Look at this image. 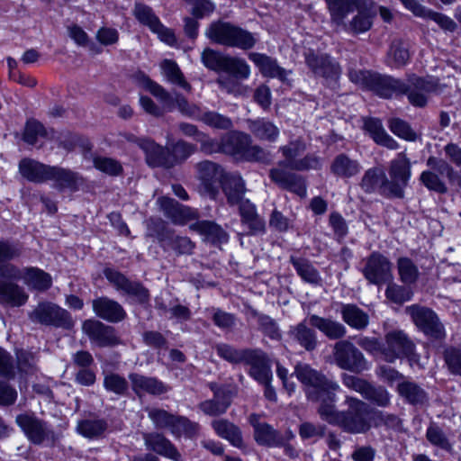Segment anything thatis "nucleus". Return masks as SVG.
<instances>
[{
	"mask_svg": "<svg viewBox=\"0 0 461 461\" xmlns=\"http://www.w3.org/2000/svg\"><path fill=\"white\" fill-rule=\"evenodd\" d=\"M248 127L253 136L259 140L275 142L280 134L278 127L268 118L265 117L249 120Z\"/></svg>",
	"mask_w": 461,
	"mask_h": 461,
	"instance_id": "ea45409f",
	"label": "nucleus"
},
{
	"mask_svg": "<svg viewBox=\"0 0 461 461\" xmlns=\"http://www.w3.org/2000/svg\"><path fill=\"white\" fill-rule=\"evenodd\" d=\"M211 426L215 434L227 440L230 446L244 450L247 447L243 439L241 429L227 419H219L212 421Z\"/></svg>",
	"mask_w": 461,
	"mask_h": 461,
	"instance_id": "c756f323",
	"label": "nucleus"
},
{
	"mask_svg": "<svg viewBox=\"0 0 461 461\" xmlns=\"http://www.w3.org/2000/svg\"><path fill=\"white\" fill-rule=\"evenodd\" d=\"M39 137H48V131L44 124L36 119L27 120L23 131V140L27 144L35 145Z\"/></svg>",
	"mask_w": 461,
	"mask_h": 461,
	"instance_id": "e2e57ef3",
	"label": "nucleus"
},
{
	"mask_svg": "<svg viewBox=\"0 0 461 461\" xmlns=\"http://www.w3.org/2000/svg\"><path fill=\"white\" fill-rule=\"evenodd\" d=\"M289 262L303 282L312 285H318L321 282L318 269L309 259L303 257L291 256Z\"/></svg>",
	"mask_w": 461,
	"mask_h": 461,
	"instance_id": "49530a36",
	"label": "nucleus"
},
{
	"mask_svg": "<svg viewBox=\"0 0 461 461\" xmlns=\"http://www.w3.org/2000/svg\"><path fill=\"white\" fill-rule=\"evenodd\" d=\"M167 143L173 168L185 163L197 151V146L195 144L187 142L183 139L172 141L167 140Z\"/></svg>",
	"mask_w": 461,
	"mask_h": 461,
	"instance_id": "79ce46f5",
	"label": "nucleus"
},
{
	"mask_svg": "<svg viewBox=\"0 0 461 461\" xmlns=\"http://www.w3.org/2000/svg\"><path fill=\"white\" fill-rule=\"evenodd\" d=\"M138 147L144 152L145 160L151 168L171 169V160L167 143L166 146L156 142L149 137L138 138L136 140Z\"/></svg>",
	"mask_w": 461,
	"mask_h": 461,
	"instance_id": "aec40b11",
	"label": "nucleus"
},
{
	"mask_svg": "<svg viewBox=\"0 0 461 461\" xmlns=\"http://www.w3.org/2000/svg\"><path fill=\"white\" fill-rule=\"evenodd\" d=\"M413 294L412 289L407 285H397L392 281L388 283L384 292L386 299L397 305H402L404 303L411 301Z\"/></svg>",
	"mask_w": 461,
	"mask_h": 461,
	"instance_id": "6e6d98bb",
	"label": "nucleus"
},
{
	"mask_svg": "<svg viewBox=\"0 0 461 461\" xmlns=\"http://www.w3.org/2000/svg\"><path fill=\"white\" fill-rule=\"evenodd\" d=\"M349 80L363 91L370 92L384 100L399 99L406 96L409 103L417 108L428 104V95L439 90V79L433 76H419L415 73L408 77L407 82L389 74L372 69L352 70Z\"/></svg>",
	"mask_w": 461,
	"mask_h": 461,
	"instance_id": "f03ea898",
	"label": "nucleus"
},
{
	"mask_svg": "<svg viewBox=\"0 0 461 461\" xmlns=\"http://www.w3.org/2000/svg\"><path fill=\"white\" fill-rule=\"evenodd\" d=\"M391 59V66L396 68L405 67L411 59L408 44L402 40H394L392 41L387 53Z\"/></svg>",
	"mask_w": 461,
	"mask_h": 461,
	"instance_id": "5fc2aeb1",
	"label": "nucleus"
},
{
	"mask_svg": "<svg viewBox=\"0 0 461 461\" xmlns=\"http://www.w3.org/2000/svg\"><path fill=\"white\" fill-rule=\"evenodd\" d=\"M246 314L248 318L257 319L258 330L268 339L279 341L282 339V332L277 322L269 315L259 312L251 305L246 306Z\"/></svg>",
	"mask_w": 461,
	"mask_h": 461,
	"instance_id": "58836bf2",
	"label": "nucleus"
},
{
	"mask_svg": "<svg viewBox=\"0 0 461 461\" xmlns=\"http://www.w3.org/2000/svg\"><path fill=\"white\" fill-rule=\"evenodd\" d=\"M310 323L312 327L321 330L330 339H342L347 332L343 324L316 314L310 316Z\"/></svg>",
	"mask_w": 461,
	"mask_h": 461,
	"instance_id": "c03bdc74",
	"label": "nucleus"
},
{
	"mask_svg": "<svg viewBox=\"0 0 461 461\" xmlns=\"http://www.w3.org/2000/svg\"><path fill=\"white\" fill-rule=\"evenodd\" d=\"M294 339L307 351H312L317 347V336L314 330L307 327L304 321L298 323L291 330Z\"/></svg>",
	"mask_w": 461,
	"mask_h": 461,
	"instance_id": "864d4df0",
	"label": "nucleus"
},
{
	"mask_svg": "<svg viewBox=\"0 0 461 461\" xmlns=\"http://www.w3.org/2000/svg\"><path fill=\"white\" fill-rule=\"evenodd\" d=\"M362 396L371 403L380 407H386L390 403L388 391L383 386H375L371 383H369Z\"/></svg>",
	"mask_w": 461,
	"mask_h": 461,
	"instance_id": "774afa93",
	"label": "nucleus"
},
{
	"mask_svg": "<svg viewBox=\"0 0 461 461\" xmlns=\"http://www.w3.org/2000/svg\"><path fill=\"white\" fill-rule=\"evenodd\" d=\"M157 203L164 216L174 225L185 226L194 221V222L189 224L190 230L204 236L212 244L228 241V233L220 224L214 221L199 220L200 213L196 208L183 204L167 195L159 196Z\"/></svg>",
	"mask_w": 461,
	"mask_h": 461,
	"instance_id": "7ed1b4c3",
	"label": "nucleus"
},
{
	"mask_svg": "<svg viewBox=\"0 0 461 461\" xmlns=\"http://www.w3.org/2000/svg\"><path fill=\"white\" fill-rule=\"evenodd\" d=\"M361 169L359 162L352 159L346 153L338 154L330 164V172L337 177L351 178L357 176Z\"/></svg>",
	"mask_w": 461,
	"mask_h": 461,
	"instance_id": "a19ab883",
	"label": "nucleus"
},
{
	"mask_svg": "<svg viewBox=\"0 0 461 461\" xmlns=\"http://www.w3.org/2000/svg\"><path fill=\"white\" fill-rule=\"evenodd\" d=\"M365 194L378 193L389 199L388 177L385 171L378 167H373L365 171L359 184Z\"/></svg>",
	"mask_w": 461,
	"mask_h": 461,
	"instance_id": "a878e982",
	"label": "nucleus"
},
{
	"mask_svg": "<svg viewBox=\"0 0 461 461\" xmlns=\"http://www.w3.org/2000/svg\"><path fill=\"white\" fill-rule=\"evenodd\" d=\"M426 438L433 446L439 447L447 452L453 450V445L443 429L435 422H430L426 429Z\"/></svg>",
	"mask_w": 461,
	"mask_h": 461,
	"instance_id": "680f3d73",
	"label": "nucleus"
},
{
	"mask_svg": "<svg viewBox=\"0 0 461 461\" xmlns=\"http://www.w3.org/2000/svg\"><path fill=\"white\" fill-rule=\"evenodd\" d=\"M268 176L281 189L295 194L301 198L306 196L307 184L303 176L281 168H271Z\"/></svg>",
	"mask_w": 461,
	"mask_h": 461,
	"instance_id": "5701e85b",
	"label": "nucleus"
},
{
	"mask_svg": "<svg viewBox=\"0 0 461 461\" xmlns=\"http://www.w3.org/2000/svg\"><path fill=\"white\" fill-rule=\"evenodd\" d=\"M82 331L90 343L99 348H115L122 344V339L116 328L95 318L83 321Z\"/></svg>",
	"mask_w": 461,
	"mask_h": 461,
	"instance_id": "ddd939ff",
	"label": "nucleus"
},
{
	"mask_svg": "<svg viewBox=\"0 0 461 461\" xmlns=\"http://www.w3.org/2000/svg\"><path fill=\"white\" fill-rule=\"evenodd\" d=\"M201 183L212 198H216L220 188L225 194L227 203L234 206L245 194V183L240 176L228 173L218 163L203 161L199 164Z\"/></svg>",
	"mask_w": 461,
	"mask_h": 461,
	"instance_id": "20e7f679",
	"label": "nucleus"
},
{
	"mask_svg": "<svg viewBox=\"0 0 461 461\" xmlns=\"http://www.w3.org/2000/svg\"><path fill=\"white\" fill-rule=\"evenodd\" d=\"M334 358L337 366L355 374L367 369V361L361 350L348 340H339L334 347Z\"/></svg>",
	"mask_w": 461,
	"mask_h": 461,
	"instance_id": "a211bd4d",
	"label": "nucleus"
},
{
	"mask_svg": "<svg viewBox=\"0 0 461 461\" xmlns=\"http://www.w3.org/2000/svg\"><path fill=\"white\" fill-rule=\"evenodd\" d=\"M352 1L324 0L332 24L337 27H347L345 20L348 14L353 13Z\"/></svg>",
	"mask_w": 461,
	"mask_h": 461,
	"instance_id": "37998d69",
	"label": "nucleus"
},
{
	"mask_svg": "<svg viewBox=\"0 0 461 461\" xmlns=\"http://www.w3.org/2000/svg\"><path fill=\"white\" fill-rule=\"evenodd\" d=\"M161 68L169 82L176 84L184 89L190 88L189 83L185 80L183 72L175 60L164 59L161 63Z\"/></svg>",
	"mask_w": 461,
	"mask_h": 461,
	"instance_id": "0e129e2a",
	"label": "nucleus"
},
{
	"mask_svg": "<svg viewBox=\"0 0 461 461\" xmlns=\"http://www.w3.org/2000/svg\"><path fill=\"white\" fill-rule=\"evenodd\" d=\"M15 423L32 445L41 446L45 441H50L53 446L57 441V435L51 425L32 411L17 414Z\"/></svg>",
	"mask_w": 461,
	"mask_h": 461,
	"instance_id": "9d476101",
	"label": "nucleus"
},
{
	"mask_svg": "<svg viewBox=\"0 0 461 461\" xmlns=\"http://www.w3.org/2000/svg\"><path fill=\"white\" fill-rule=\"evenodd\" d=\"M252 143L251 136L242 131L230 130L221 136L223 154L242 159L247 148Z\"/></svg>",
	"mask_w": 461,
	"mask_h": 461,
	"instance_id": "cd10ccee",
	"label": "nucleus"
},
{
	"mask_svg": "<svg viewBox=\"0 0 461 461\" xmlns=\"http://www.w3.org/2000/svg\"><path fill=\"white\" fill-rule=\"evenodd\" d=\"M411 321L417 330L431 341H442L447 333L438 313L431 308L418 303L406 308Z\"/></svg>",
	"mask_w": 461,
	"mask_h": 461,
	"instance_id": "1a4fd4ad",
	"label": "nucleus"
},
{
	"mask_svg": "<svg viewBox=\"0 0 461 461\" xmlns=\"http://www.w3.org/2000/svg\"><path fill=\"white\" fill-rule=\"evenodd\" d=\"M130 78L137 86L143 88L158 98L167 111H172L175 107H177L183 115L190 118L194 117L200 112V107L194 104H190L185 95L176 94V97H173L161 85L151 79L141 69H137L131 74Z\"/></svg>",
	"mask_w": 461,
	"mask_h": 461,
	"instance_id": "0eeeda50",
	"label": "nucleus"
},
{
	"mask_svg": "<svg viewBox=\"0 0 461 461\" xmlns=\"http://www.w3.org/2000/svg\"><path fill=\"white\" fill-rule=\"evenodd\" d=\"M149 418L158 429H168L172 435L185 438H194L198 431L197 423L186 416L176 415L164 409H152L149 411Z\"/></svg>",
	"mask_w": 461,
	"mask_h": 461,
	"instance_id": "9b49d317",
	"label": "nucleus"
},
{
	"mask_svg": "<svg viewBox=\"0 0 461 461\" xmlns=\"http://www.w3.org/2000/svg\"><path fill=\"white\" fill-rule=\"evenodd\" d=\"M397 391L411 405H423L428 401L427 392L418 384L403 381L398 384Z\"/></svg>",
	"mask_w": 461,
	"mask_h": 461,
	"instance_id": "8fccbe9b",
	"label": "nucleus"
},
{
	"mask_svg": "<svg viewBox=\"0 0 461 461\" xmlns=\"http://www.w3.org/2000/svg\"><path fill=\"white\" fill-rule=\"evenodd\" d=\"M305 64L316 77L328 83H337L341 76V67L329 53H318L309 49L304 55Z\"/></svg>",
	"mask_w": 461,
	"mask_h": 461,
	"instance_id": "dca6fc26",
	"label": "nucleus"
},
{
	"mask_svg": "<svg viewBox=\"0 0 461 461\" xmlns=\"http://www.w3.org/2000/svg\"><path fill=\"white\" fill-rule=\"evenodd\" d=\"M19 173L28 182L42 184L48 182L50 165L31 158H23L18 164Z\"/></svg>",
	"mask_w": 461,
	"mask_h": 461,
	"instance_id": "2f4dec72",
	"label": "nucleus"
},
{
	"mask_svg": "<svg viewBox=\"0 0 461 461\" xmlns=\"http://www.w3.org/2000/svg\"><path fill=\"white\" fill-rule=\"evenodd\" d=\"M132 14L141 25L148 27L150 31L160 22L152 7L144 3L136 2Z\"/></svg>",
	"mask_w": 461,
	"mask_h": 461,
	"instance_id": "4d7b16f0",
	"label": "nucleus"
},
{
	"mask_svg": "<svg viewBox=\"0 0 461 461\" xmlns=\"http://www.w3.org/2000/svg\"><path fill=\"white\" fill-rule=\"evenodd\" d=\"M342 320L352 329L362 330L369 324V315L354 303L342 304Z\"/></svg>",
	"mask_w": 461,
	"mask_h": 461,
	"instance_id": "a18cd8bd",
	"label": "nucleus"
},
{
	"mask_svg": "<svg viewBox=\"0 0 461 461\" xmlns=\"http://www.w3.org/2000/svg\"><path fill=\"white\" fill-rule=\"evenodd\" d=\"M48 181H54L59 190L68 189L71 192H77L83 182V177L71 169L50 166Z\"/></svg>",
	"mask_w": 461,
	"mask_h": 461,
	"instance_id": "72a5a7b5",
	"label": "nucleus"
},
{
	"mask_svg": "<svg viewBox=\"0 0 461 461\" xmlns=\"http://www.w3.org/2000/svg\"><path fill=\"white\" fill-rule=\"evenodd\" d=\"M385 361L393 363L399 358H407L410 362L419 361L416 346L402 330L389 331L384 336Z\"/></svg>",
	"mask_w": 461,
	"mask_h": 461,
	"instance_id": "4468645a",
	"label": "nucleus"
},
{
	"mask_svg": "<svg viewBox=\"0 0 461 461\" xmlns=\"http://www.w3.org/2000/svg\"><path fill=\"white\" fill-rule=\"evenodd\" d=\"M200 120L204 124L218 130H226L229 131L233 127L232 121L230 117L214 111L204 112L200 117Z\"/></svg>",
	"mask_w": 461,
	"mask_h": 461,
	"instance_id": "338daca9",
	"label": "nucleus"
},
{
	"mask_svg": "<svg viewBox=\"0 0 461 461\" xmlns=\"http://www.w3.org/2000/svg\"><path fill=\"white\" fill-rule=\"evenodd\" d=\"M397 270L400 280L404 285L415 284L419 278V269L411 258L400 257L397 259Z\"/></svg>",
	"mask_w": 461,
	"mask_h": 461,
	"instance_id": "13d9d810",
	"label": "nucleus"
},
{
	"mask_svg": "<svg viewBox=\"0 0 461 461\" xmlns=\"http://www.w3.org/2000/svg\"><path fill=\"white\" fill-rule=\"evenodd\" d=\"M59 146L68 152L79 148L84 156H87L93 150L94 145L90 139L81 133L67 131L62 134Z\"/></svg>",
	"mask_w": 461,
	"mask_h": 461,
	"instance_id": "09e8293b",
	"label": "nucleus"
},
{
	"mask_svg": "<svg viewBox=\"0 0 461 461\" xmlns=\"http://www.w3.org/2000/svg\"><path fill=\"white\" fill-rule=\"evenodd\" d=\"M103 274L106 280L117 290L122 291L133 298L140 305H145L149 303V291L141 282L132 281L119 270L109 267L104 268Z\"/></svg>",
	"mask_w": 461,
	"mask_h": 461,
	"instance_id": "f3484780",
	"label": "nucleus"
},
{
	"mask_svg": "<svg viewBox=\"0 0 461 461\" xmlns=\"http://www.w3.org/2000/svg\"><path fill=\"white\" fill-rule=\"evenodd\" d=\"M145 444L148 449L156 454L178 461L181 457L176 447L162 433L151 432L145 436Z\"/></svg>",
	"mask_w": 461,
	"mask_h": 461,
	"instance_id": "f704fd0d",
	"label": "nucleus"
},
{
	"mask_svg": "<svg viewBox=\"0 0 461 461\" xmlns=\"http://www.w3.org/2000/svg\"><path fill=\"white\" fill-rule=\"evenodd\" d=\"M403 7L411 12L416 17L430 20L436 23L445 32H455L457 29L456 23L443 13L436 12L421 5L418 0H398Z\"/></svg>",
	"mask_w": 461,
	"mask_h": 461,
	"instance_id": "412c9836",
	"label": "nucleus"
},
{
	"mask_svg": "<svg viewBox=\"0 0 461 461\" xmlns=\"http://www.w3.org/2000/svg\"><path fill=\"white\" fill-rule=\"evenodd\" d=\"M240 221L249 229V235H263L267 232L266 221L258 213L257 206L249 199L241 198L238 203Z\"/></svg>",
	"mask_w": 461,
	"mask_h": 461,
	"instance_id": "393cba45",
	"label": "nucleus"
},
{
	"mask_svg": "<svg viewBox=\"0 0 461 461\" xmlns=\"http://www.w3.org/2000/svg\"><path fill=\"white\" fill-rule=\"evenodd\" d=\"M205 36L212 43L242 50L253 49L258 41L256 33L221 19L212 21L208 25Z\"/></svg>",
	"mask_w": 461,
	"mask_h": 461,
	"instance_id": "423d86ee",
	"label": "nucleus"
},
{
	"mask_svg": "<svg viewBox=\"0 0 461 461\" xmlns=\"http://www.w3.org/2000/svg\"><path fill=\"white\" fill-rule=\"evenodd\" d=\"M94 167L110 176H120L123 174L121 162L113 158L96 155L93 158Z\"/></svg>",
	"mask_w": 461,
	"mask_h": 461,
	"instance_id": "052dcab7",
	"label": "nucleus"
},
{
	"mask_svg": "<svg viewBox=\"0 0 461 461\" xmlns=\"http://www.w3.org/2000/svg\"><path fill=\"white\" fill-rule=\"evenodd\" d=\"M363 130L375 144L390 149L398 148L397 141L386 132L380 118L365 117L363 119Z\"/></svg>",
	"mask_w": 461,
	"mask_h": 461,
	"instance_id": "7c9ffc66",
	"label": "nucleus"
},
{
	"mask_svg": "<svg viewBox=\"0 0 461 461\" xmlns=\"http://www.w3.org/2000/svg\"><path fill=\"white\" fill-rule=\"evenodd\" d=\"M22 249L16 243L0 239V278L19 279L20 271L11 261L20 258Z\"/></svg>",
	"mask_w": 461,
	"mask_h": 461,
	"instance_id": "b1692460",
	"label": "nucleus"
},
{
	"mask_svg": "<svg viewBox=\"0 0 461 461\" xmlns=\"http://www.w3.org/2000/svg\"><path fill=\"white\" fill-rule=\"evenodd\" d=\"M294 375L302 384L311 388L306 392L307 399L319 402L317 412L323 421L338 426L350 434L366 433L370 429L366 402L357 398L347 397L348 409L338 411L337 392L340 388L337 382L312 368L309 364H297L294 366Z\"/></svg>",
	"mask_w": 461,
	"mask_h": 461,
	"instance_id": "f257e3e1",
	"label": "nucleus"
},
{
	"mask_svg": "<svg viewBox=\"0 0 461 461\" xmlns=\"http://www.w3.org/2000/svg\"><path fill=\"white\" fill-rule=\"evenodd\" d=\"M388 174L389 199H403L405 189L411 177V166L409 158L393 159L391 161Z\"/></svg>",
	"mask_w": 461,
	"mask_h": 461,
	"instance_id": "6ab92c4d",
	"label": "nucleus"
},
{
	"mask_svg": "<svg viewBox=\"0 0 461 461\" xmlns=\"http://www.w3.org/2000/svg\"><path fill=\"white\" fill-rule=\"evenodd\" d=\"M108 429V423L104 419H82L77 425V432L88 439L102 437Z\"/></svg>",
	"mask_w": 461,
	"mask_h": 461,
	"instance_id": "3c124183",
	"label": "nucleus"
},
{
	"mask_svg": "<svg viewBox=\"0 0 461 461\" xmlns=\"http://www.w3.org/2000/svg\"><path fill=\"white\" fill-rule=\"evenodd\" d=\"M59 146L68 152L79 148L84 156H87L93 150L94 145L90 139L81 133L67 131L62 134Z\"/></svg>",
	"mask_w": 461,
	"mask_h": 461,
	"instance_id": "de8ad7c7",
	"label": "nucleus"
},
{
	"mask_svg": "<svg viewBox=\"0 0 461 461\" xmlns=\"http://www.w3.org/2000/svg\"><path fill=\"white\" fill-rule=\"evenodd\" d=\"M14 280L0 278V303L21 307L27 303L29 295L22 286L13 282Z\"/></svg>",
	"mask_w": 461,
	"mask_h": 461,
	"instance_id": "c9c22d12",
	"label": "nucleus"
},
{
	"mask_svg": "<svg viewBox=\"0 0 461 461\" xmlns=\"http://www.w3.org/2000/svg\"><path fill=\"white\" fill-rule=\"evenodd\" d=\"M387 125L391 132L402 140L414 141L417 139V134L411 124L403 119L392 117L388 120Z\"/></svg>",
	"mask_w": 461,
	"mask_h": 461,
	"instance_id": "69168bd1",
	"label": "nucleus"
},
{
	"mask_svg": "<svg viewBox=\"0 0 461 461\" xmlns=\"http://www.w3.org/2000/svg\"><path fill=\"white\" fill-rule=\"evenodd\" d=\"M361 273L368 284L381 286L393 280V263L380 251H372L365 258Z\"/></svg>",
	"mask_w": 461,
	"mask_h": 461,
	"instance_id": "2eb2a0df",
	"label": "nucleus"
},
{
	"mask_svg": "<svg viewBox=\"0 0 461 461\" xmlns=\"http://www.w3.org/2000/svg\"><path fill=\"white\" fill-rule=\"evenodd\" d=\"M217 356L234 365L244 363L246 364L249 357L252 348L239 349L227 343H220L215 348Z\"/></svg>",
	"mask_w": 461,
	"mask_h": 461,
	"instance_id": "603ef678",
	"label": "nucleus"
},
{
	"mask_svg": "<svg viewBox=\"0 0 461 461\" xmlns=\"http://www.w3.org/2000/svg\"><path fill=\"white\" fill-rule=\"evenodd\" d=\"M249 59L254 63L264 77L277 78L282 83L287 81L288 72L279 66L276 59L265 53L250 52Z\"/></svg>",
	"mask_w": 461,
	"mask_h": 461,
	"instance_id": "bb28decb",
	"label": "nucleus"
},
{
	"mask_svg": "<svg viewBox=\"0 0 461 461\" xmlns=\"http://www.w3.org/2000/svg\"><path fill=\"white\" fill-rule=\"evenodd\" d=\"M201 61L210 71H213L220 76H228V77H220L217 79L221 88H227L232 83V80H246L251 73L250 67L244 59L234 57L209 47L203 50Z\"/></svg>",
	"mask_w": 461,
	"mask_h": 461,
	"instance_id": "39448f33",
	"label": "nucleus"
},
{
	"mask_svg": "<svg viewBox=\"0 0 461 461\" xmlns=\"http://www.w3.org/2000/svg\"><path fill=\"white\" fill-rule=\"evenodd\" d=\"M31 319L41 325L65 330H71L75 327L71 313L59 304L49 301L39 303L32 312Z\"/></svg>",
	"mask_w": 461,
	"mask_h": 461,
	"instance_id": "f8f14e48",
	"label": "nucleus"
},
{
	"mask_svg": "<svg viewBox=\"0 0 461 461\" xmlns=\"http://www.w3.org/2000/svg\"><path fill=\"white\" fill-rule=\"evenodd\" d=\"M149 237L157 240L161 249L174 252L176 256L191 255L195 248L194 242L187 236L176 235L168 222L160 217L150 218L147 226Z\"/></svg>",
	"mask_w": 461,
	"mask_h": 461,
	"instance_id": "6e6552de",
	"label": "nucleus"
},
{
	"mask_svg": "<svg viewBox=\"0 0 461 461\" xmlns=\"http://www.w3.org/2000/svg\"><path fill=\"white\" fill-rule=\"evenodd\" d=\"M22 278L28 287L37 292H46L53 285L51 275L38 267H24Z\"/></svg>",
	"mask_w": 461,
	"mask_h": 461,
	"instance_id": "4c0bfd02",
	"label": "nucleus"
},
{
	"mask_svg": "<svg viewBox=\"0 0 461 461\" xmlns=\"http://www.w3.org/2000/svg\"><path fill=\"white\" fill-rule=\"evenodd\" d=\"M129 378L131 383L132 391L137 395L146 393L153 396H159L167 393L170 389L167 384L155 376H146L132 373L130 374Z\"/></svg>",
	"mask_w": 461,
	"mask_h": 461,
	"instance_id": "c85d7f7f",
	"label": "nucleus"
},
{
	"mask_svg": "<svg viewBox=\"0 0 461 461\" xmlns=\"http://www.w3.org/2000/svg\"><path fill=\"white\" fill-rule=\"evenodd\" d=\"M246 365L250 366L248 375L258 384H268L272 381V371L263 353L253 349Z\"/></svg>",
	"mask_w": 461,
	"mask_h": 461,
	"instance_id": "e433bc0d",
	"label": "nucleus"
},
{
	"mask_svg": "<svg viewBox=\"0 0 461 461\" xmlns=\"http://www.w3.org/2000/svg\"><path fill=\"white\" fill-rule=\"evenodd\" d=\"M253 427V438L256 443L260 447H276L281 444L279 440L280 431L275 429L267 422H259L256 414H252L249 420Z\"/></svg>",
	"mask_w": 461,
	"mask_h": 461,
	"instance_id": "473e14b6",
	"label": "nucleus"
},
{
	"mask_svg": "<svg viewBox=\"0 0 461 461\" xmlns=\"http://www.w3.org/2000/svg\"><path fill=\"white\" fill-rule=\"evenodd\" d=\"M92 310L100 321L108 323L122 322L128 316L119 302L105 295L98 296L92 301Z\"/></svg>",
	"mask_w": 461,
	"mask_h": 461,
	"instance_id": "4be33fe9",
	"label": "nucleus"
},
{
	"mask_svg": "<svg viewBox=\"0 0 461 461\" xmlns=\"http://www.w3.org/2000/svg\"><path fill=\"white\" fill-rule=\"evenodd\" d=\"M103 386L108 393H113L118 396H124L129 392V383L126 378L118 373H108L104 375Z\"/></svg>",
	"mask_w": 461,
	"mask_h": 461,
	"instance_id": "bf43d9fd",
	"label": "nucleus"
}]
</instances>
